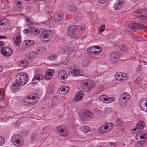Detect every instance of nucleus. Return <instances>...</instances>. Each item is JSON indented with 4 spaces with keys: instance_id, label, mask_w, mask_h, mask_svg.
Instances as JSON below:
<instances>
[{
    "instance_id": "obj_1",
    "label": "nucleus",
    "mask_w": 147,
    "mask_h": 147,
    "mask_svg": "<svg viewBox=\"0 0 147 147\" xmlns=\"http://www.w3.org/2000/svg\"><path fill=\"white\" fill-rule=\"evenodd\" d=\"M29 80L27 74L25 73L18 74L16 76V82H18L22 86L26 84Z\"/></svg>"
},
{
    "instance_id": "obj_2",
    "label": "nucleus",
    "mask_w": 147,
    "mask_h": 147,
    "mask_svg": "<svg viewBox=\"0 0 147 147\" xmlns=\"http://www.w3.org/2000/svg\"><path fill=\"white\" fill-rule=\"evenodd\" d=\"M83 89L86 92H90L94 87V82L90 80H85L83 83Z\"/></svg>"
},
{
    "instance_id": "obj_3",
    "label": "nucleus",
    "mask_w": 147,
    "mask_h": 147,
    "mask_svg": "<svg viewBox=\"0 0 147 147\" xmlns=\"http://www.w3.org/2000/svg\"><path fill=\"white\" fill-rule=\"evenodd\" d=\"M120 56V54L119 52L113 51L110 54L109 59L111 62L115 63L118 61Z\"/></svg>"
},
{
    "instance_id": "obj_4",
    "label": "nucleus",
    "mask_w": 147,
    "mask_h": 147,
    "mask_svg": "<svg viewBox=\"0 0 147 147\" xmlns=\"http://www.w3.org/2000/svg\"><path fill=\"white\" fill-rule=\"evenodd\" d=\"M38 98V95L36 94H30L27 96L25 99L26 100H29L28 103L31 105H33L37 102L36 100Z\"/></svg>"
},
{
    "instance_id": "obj_5",
    "label": "nucleus",
    "mask_w": 147,
    "mask_h": 147,
    "mask_svg": "<svg viewBox=\"0 0 147 147\" xmlns=\"http://www.w3.org/2000/svg\"><path fill=\"white\" fill-rule=\"evenodd\" d=\"M22 138L18 134H15L12 137V142L14 145L18 147H20L22 145V142H21Z\"/></svg>"
},
{
    "instance_id": "obj_6",
    "label": "nucleus",
    "mask_w": 147,
    "mask_h": 147,
    "mask_svg": "<svg viewBox=\"0 0 147 147\" xmlns=\"http://www.w3.org/2000/svg\"><path fill=\"white\" fill-rule=\"evenodd\" d=\"M144 28H147V26H144L142 24H138L136 23H134L132 25H129L128 28L129 29L128 30H129V31H135L136 29H140Z\"/></svg>"
},
{
    "instance_id": "obj_7",
    "label": "nucleus",
    "mask_w": 147,
    "mask_h": 147,
    "mask_svg": "<svg viewBox=\"0 0 147 147\" xmlns=\"http://www.w3.org/2000/svg\"><path fill=\"white\" fill-rule=\"evenodd\" d=\"M115 79L119 81L123 82L127 80L128 78L127 75L122 72H116L115 75Z\"/></svg>"
},
{
    "instance_id": "obj_8",
    "label": "nucleus",
    "mask_w": 147,
    "mask_h": 147,
    "mask_svg": "<svg viewBox=\"0 0 147 147\" xmlns=\"http://www.w3.org/2000/svg\"><path fill=\"white\" fill-rule=\"evenodd\" d=\"M23 33L25 34H31L34 35H38L40 33V31L38 29L33 27H29L28 29H24Z\"/></svg>"
},
{
    "instance_id": "obj_9",
    "label": "nucleus",
    "mask_w": 147,
    "mask_h": 147,
    "mask_svg": "<svg viewBox=\"0 0 147 147\" xmlns=\"http://www.w3.org/2000/svg\"><path fill=\"white\" fill-rule=\"evenodd\" d=\"M2 55L6 57L10 56L12 53L11 49L8 47H2L0 50Z\"/></svg>"
},
{
    "instance_id": "obj_10",
    "label": "nucleus",
    "mask_w": 147,
    "mask_h": 147,
    "mask_svg": "<svg viewBox=\"0 0 147 147\" xmlns=\"http://www.w3.org/2000/svg\"><path fill=\"white\" fill-rule=\"evenodd\" d=\"M52 32L51 30H44L42 32L40 37L41 40L49 38L52 35Z\"/></svg>"
},
{
    "instance_id": "obj_11",
    "label": "nucleus",
    "mask_w": 147,
    "mask_h": 147,
    "mask_svg": "<svg viewBox=\"0 0 147 147\" xmlns=\"http://www.w3.org/2000/svg\"><path fill=\"white\" fill-rule=\"evenodd\" d=\"M57 76L58 78L60 80H63V82H64L65 80L67 77V75L66 72L64 70H60L59 71Z\"/></svg>"
},
{
    "instance_id": "obj_12",
    "label": "nucleus",
    "mask_w": 147,
    "mask_h": 147,
    "mask_svg": "<svg viewBox=\"0 0 147 147\" xmlns=\"http://www.w3.org/2000/svg\"><path fill=\"white\" fill-rule=\"evenodd\" d=\"M76 27L75 25L70 26L68 30V34L69 36L73 38H76V36L75 34V30Z\"/></svg>"
},
{
    "instance_id": "obj_13",
    "label": "nucleus",
    "mask_w": 147,
    "mask_h": 147,
    "mask_svg": "<svg viewBox=\"0 0 147 147\" xmlns=\"http://www.w3.org/2000/svg\"><path fill=\"white\" fill-rule=\"evenodd\" d=\"M63 125H61L57 127V130L59 134L61 136H65L68 135V131L67 130L63 128Z\"/></svg>"
},
{
    "instance_id": "obj_14",
    "label": "nucleus",
    "mask_w": 147,
    "mask_h": 147,
    "mask_svg": "<svg viewBox=\"0 0 147 147\" xmlns=\"http://www.w3.org/2000/svg\"><path fill=\"white\" fill-rule=\"evenodd\" d=\"M140 106L142 109L147 112V102L146 99L142 98L140 101Z\"/></svg>"
},
{
    "instance_id": "obj_15",
    "label": "nucleus",
    "mask_w": 147,
    "mask_h": 147,
    "mask_svg": "<svg viewBox=\"0 0 147 147\" xmlns=\"http://www.w3.org/2000/svg\"><path fill=\"white\" fill-rule=\"evenodd\" d=\"M38 54V52L36 51L30 52L26 55V58L29 60H31L36 57Z\"/></svg>"
},
{
    "instance_id": "obj_16",
    "label": "nucleus",
    "mask_w": 147,
    "mask_h": 147,
    "mask_svg": "<svg viewBox=\"0 0 147 147\" xmlns=\"http://www.w3.org/2000/svg\"><path fill=\"white\" fill-rule=\"evenodd\" d=\"M144 122L143 121H140L137 123L135 128L133 129V131H135L136 130H140L143 129L145 126Z\"/></svg>"
},
{
    "instance_id": "obj_17",
    "label": "nucleus",
    "mask_w": 147,
    "mask_h": 147,
    "mask_svg": "<svg viewBox=\"0 0 147 147\" xmlns=\"http://www.w3.org/2000/svg\"><path fill=\"white\" fill-rule=\"evenodd\" d=\"M82 117L86 120H89L93 117V114L90 111H85L82 115Z\"/></svg>"
},
{
    "instance_id": "obj_18",
    "label": "nucleus",
    "mask_w": 147,
    "mask_h": 147,
    "mask_svg": "<svg viewBox=\"0 0 147 147\" xmlns=\"http://www.w3.org/2000/svg\"><path fill=\"white\" fill-rule=\"evenodd\" d=\"M63 14L62 12H57L55 14L54 19L56 22H59L63 19Z\"/></svg>"
},
{
    "instance_id": "obj_19",
    "label": "nucleus",
    "mask_w": 147,
    "mask_h": 147,
    "mask_svg": "<svg viewBox=\"0 0 147 147\" xmlns=\"http://www.w3.org/2000/svg\"><path fill=\"white\" fill-rule=\"evenodd\" d=\"M14 41L15 44L17 45H19L21 42V38L20 37V34L19 32L17 33L15 35L14 37Z\"/></svg>"
},
{
    "instance_id": "obj_20",
    "label": "nucleus",
    "mask_w": 147,
    "mask_h": 147,
    "mask_svg": "<svg viewBox=\"0 0 147 147\" xmlns=\"http://www.w3.org/2000/svg\"><path fill=\"white\" fill-rule=\"evenodd\" d=\"M69 87L66 86L62 87L59 90V93L62 94H66L69 91Z\"/></svg>"
},
{
    "instance_id": "obj_21",
    "label": "nucleus",
    "mask_w": 147,
    "mask_h": 147,
    "mask_svg": "<svg viewBox=\"0 0 147 147\" xmlns=\"http://www.w3.org/2000/svg\"><path fill=\"white\" fill-rule=\"evenodd\" d=\"M44 78V76L43 75L41 74H37L35 75L33 79L32 80V81L33 82L32 83L35 84L37 82H34L35 80L39 81L43 79Z\"/></svg>"
},
{
    "instance_id": "obj_22",
    "label": "nucleus",
    "mask_w": 147,
    "mask_h": 147,
    "mask_svg": "<svg viewBox=\"0 0 147 147\" xmlns=\"http://www.w3.org/2000/svg\"><path fill=\"white\" fill-rule=\"evenodd\" d=\"M62 50H64V51L62 53H67V54H69L73 52L74 51V49L72 47H65V48H62L61 49L60 51H61Z\"/></svg>"
},
{
    "instance_id": "obj_23",
    "label": "nucleus",
    "mask_w": 147,
    "mask_h": 147,
    "mask_svg": "<svg viewBox=\"0 0 147 147\" xmlns=\"http://www.w3.org/2000/svg\"><path fill=\"white\" fill-rule=\"evenodd\" d=\"M83 95V93L82 92H77L74 98V101L76 102L81 100L82 99Z\"/></svg>"
},
{
    "instance_id": "obj_24",
    "label": "nucleus",
    "mask_w": 147,
    "mask_h": 147,
    "mask_svg": "<svg viewBox=\"0 0 147 147\" xmlns=\"http://www.w3.org/2000/svg\"><path fill=\"white\" fill-rule=\"evenodd\" d=\"M123 0H118L117 2V4L114 7V9L118 10L121 7L123 4Z\"/></svg>"
},
{
    "instance_id": "obj_25",
    "label": "nucleus",
    "mask_w": 147,
    "mask_h": 147,
    "mask_svg": "<svg viewBox=\"0 0 147 147\" xmlns=\"http://www.w3.org/2000/svg\"><path fill=\"white\" fill-rule=\"evenodd\" d=\"M121 97L123 100L126 102L130 99V95L128 93H125L121 95Z\"/></svg>"
},
{
    "instance_id": "obj_26",
    "label": "nucleus",
    "mask_w": 147,
    "mask_h": 147,
    "mask_svg": "<svg viewBox=\"0 0 147 147\" xmlns=\"http://www.w3.org/2000/svg\"><path fill=\"white\" fill-rule=\"evenodd\" d=\"M58 55L56 54H53L50 55L48 57V59L51 61H54L57 59Z\"/></svg>"
},
{
    "instance_id": "obj_27",
    "label": "nucleus",
    "mask_w": 147,
    "mask_h": 147,
    "mask_svg": "<svg viewBox=\"0 0 147 147\" xmlns=\"http://www.w3.org/2000/svg\"><path fill=\"white\" fill-rule=\"evenodd\" d=\"M55 92L54 87L52 85L49 86L47 88V92L49 94H53Z\"/></svg>"
},
{
    "instance_id": "obj_28",
    "label": "nucleus",
    "mask_w": 147,
    "mask_h": 147,
    "mask_svg": "<svg viewBox=\"0 0 147 147\" xmlns=\"http://www.w3.org/2000/svg\"><path fill=\"white\" fill-rule=\"evenodd\" d=\"M28 64V61L26 60L21 61L18 63L19 66L22 67H24L27 66Z\"/></svg>"
},
{
    "instance_id": "obj_29",
    "label": "nucleus",
    "mask_w": 147,
    "mask_h": 147,
    "mask_svg": "<svg viewBox=\"0 0 147 147\" xmlns=\"http://www.w3.org/2000/svg\"><path fill=\"white\" fill-rule=\"evenodd\" d=\"M96 46L90 47L87 49V52L89 53L90 54L93 55L94 54V51L95 49H96Z\"/></svg>"
},
{
    "instance_id": "obj_30",
    "label": "nucleus",
    "mask_w": 147,
    "mask_h": 147,
    "mask_svg": "<svg viewBox=\"0 0 147 147\" xmlns=\"http://www.w3.org/2000/svg\"><path fill=\"white\" fill-rule=\"evenodd\" d=\"M21 85L18 82H16L14 83L11 86V88L12 90L13 91H15L16 90H17L18 89V88Z\"/></svg>"
},
{
    "instance_id": "obj_31",
    "label": "nucleus",
    "mask_w": 147,
    "mask_h": 147,
    "mask_svg": "<svg viewBox=\"0 0 147 147\" xmlns=\"http://www.w3.org/2000/svg\"><path fill=\"white\" fill-rule=\"evenodd\" d=\"M80 129L84 133H87L90 131V128L87 126L82 127L80 128Z\"/></svg>"
},
{
    "instance_id": "obj_32",
    "label": "nucleus",
    "mask_w": 147,
    "mask_h": 147,
    "mask_svg": "<svg viewBox=\"0 0 147 147\" xmlns=\"http://www.w3.org/2000/svg\"><path fill=\"white\" fill-rule=\"evenodd\" d=\"M68 8L69 10L71 11L73 13H74L77 11L76 8L73 6L69 5L68 6Z\"/></svg>"
},
{
    "instance_id": "obj_33",
    "label": "nucleus",
    "mask_w": 147,
    "mask_h": 147,
    "mask_svg": "<svg viewBox=\"0 0 147 147\" xmlns=\"http://www.w3.org/2000/svg\"><path fill=\"white\" fill-rule=\"evenodd\" d=\"M72 73L74 76H78L80 74V72L78 68L76 67L73 70Z\"/></svg>"
},
{
    "instance_id": "obj_34",
    "label": "nucleus",
    "mask_w": 147,
    "mask_h": 147,
    "mask_svg": "<svg viewBox=\"0 0 147 147\" xmlns=\"http://www.w3.org/2000/svg\"><path fill=\"white\" fill-rule=\"evenodd\" d=\"M54 73V71L53 70H48L45 73L47 76H49V78H51Z\"/></svg>"
},
{
    "instance_id": "obj_35",
    "label": "nucleus",
    "mask_w": 147,
    "mask_h": 147,
    "mask_svg": "<svg viewBox=\"0 0 147 147\" xmlns=\"http://www.w3.org/2000/svg\"><path fill=\"white\" fill-rule=\"evenodd\" d=\"M8 21L6 18L2 19L0 21V25L2 26L6 25Z\"/></svg>"
},
{
    "instance_id": "obj_36",
    "label": "nucleus",
    "mask_w": 147,
    "mask_h": 147,
    "mask_svg": "<svg viewBox=\"0 0 147 147\" xmlns=\"http://www.w3.org/2000/svg\"><path fill=\"white\" fill-rule=\"evenodd\" d=\"M107 96L103 95L100 96L99 97V100L100 101L103 102V101H107Z\"/></svg>"
},
{
    "instance_id": "obj_37",
    "label": "nucleus",
    "mask_w": 147,
    "mask_h": 147,
    "mask_svg": "<svg viewBox=\"0 0 147 147\" xmlns=\"http://www.w3.org/2000/svg\"><path fill=\"white\" fill-rule=\"evenodd\" d=\"M76 28L80 30L84 31L86 30V27L82 25H79L76 26Z\"/></svg>"
},
{
    "instance_id": "obj_38",
    "label": "nucleus",
    "mask_w": 147,
    "mask_h": 147,
    "mask_svg": "<svg viewBox=\"0 0 147 147\" xmlns=\"http://www.w3.org/2000/svg\"><path fill=\"white\" fill-rule=\"evenodd\" d=\"M96 49L94 51V54H97L100 53L102 51V48L98 46H96Z\"/></svg>"
},
{
    "instance_id": "obj_39",
    "label": "nucleus",
    "mask_w": 147,
    "mask_h": 147,
    "mask_svg": "<svg viewBox=\"0 0 147 147\" xmlns=\"http://www.w3.org/2000/svg\"><path fill=\"white\" fill-rule=\"evenodd\" d=\"M122 123L123 121L121 120L118 119L116 121V125L117 127L121 126Z\"/></svg>"
},
{
    "instance_id": "obj_40",
    "label": "nucleus",
    "mask_w": 147,
    "mask_h": 147,
    "mask_svg": "<svg viewBox=\"0 0 147 147\" xmlns=\"http://www.w3.org/2000/svg\"><path fill=\"white\" fill-rule=\"evenodd\" d=\"M90 64L88 60H84L82 65V66L86 67L88 66Z\"/></svg>"
},
{
    "instance_id": "obj_41",
    "label": "nucleus",
    "mask_w": 147,
    "mask_h": 147,
    "mask_svg": "<svg viewBox=\"0 0 147 147\" xmlns=\"http://www.w3.org/2000/svg\"><path fill=\"white\" fill-rule=\"evenodd\" d=\"M134 15L137 17L140 18L144 16L142 15L140 12L139 11H136Z\"/></svg>"
},
{
    "instance_id": "obj_42",
    "label": "nucleus",
    "mask_w": 147,
    "mask_h": 147,
    "mask_svg": "<svg viewBox=\"0 0 147 147\" xmlns=\"http://www.w3.org/2000/svg\"><path fill=\"white\" fill-rule=\"evenodd\" d=\"M107 103H110L114 102L115 100V98L114 97H107Z\"/></svg>"
},
{
    "instance_id": "obj_43",
    "label": "nucleus",
    "mask_w": 147,
    "mask_h": 147,
    "mask_svg": "<svg viewBox=\"0 0 147 147\" xmlns=\"http://www.w3.org/2000/svg\"><path fill=\"white\" fill-rule=\"evenodd\" d=\"M112 112V110L110 108H107L105 109L104 113L105 114H108Z\"/></svg>"
},
{
    "instance_id": "obj_44",
    "label": "nucleus",
    "mask_w": 147,
    "mask_h": 147,
    "mask_svg": "<svg viewBox=\"0 0 147 147\" xmlns=\"http://www.w3.org/2000/svg\"><path fill=\"white\" fill-rule=\"evenodd\" d=\"M26 41L27 42H26V44L27 46H30L34 43V41L32 40H27Z\"/></svg>"
},
{
    "instance_id": "obj_45",
    "label": "nucleus",
    "mask_w": 147,
    "mask_h": 147,
    "mask_svg": "<svg viewBox=\"0 0 147 147\" xmlns=\"http://www.w3.org/2000/svg\"><path fill=\"white\" fill-rule=\"evenodd\" d=\"M105 27V26L104 25H103L100 27V28L99 29V30L98 31V33H99V34H102V33L104 31Z\"/></svg>"
},
{
    "instance_id": "obj_46",
    "label": "nucleus",
    "mask_w": 147,
    "mask_h": 147,
    "mask_svg": "<svg viewBox=\"0 0 147 147\" xmlns=\"http://www.w3.org/2000/svg\"><path fill=\"white\" fill-rule=\"evenodd\" d=\"M5 142V139L4 138L0 137V146L3 144Z\"/></svg>"
},
{
    "instance_id": "obj_47",
    "label": "nucleus",
    "mask_w": 147,
    "mask_h": 147,
    "mask_svg": "<svg viewBox=\"0 0 147 147\" xmlns=\"http://www.w3.org/2000/svg\"><path fill=\"white\" fill-rule=\"evenodd\" d=\"M104 129L103 127L102 126L100 127L98 130V132L100 134H102L103 133L105 132L104 130Z\"/></svg>"
},
{
    "instance_id": "obj_48",
    "label": "nucleus",
    "mask_w": 147,
    "mask_h": 147,
    "mask_svg": "<svg viewBox=\"0 0 147 147\" xmlns=\"http://www.w3.org/2000/svg\"><path fill=\"white\" fill-rule=\"evenodd\" d=\"M107 145L108 147H116L115 144L113 142H109L107 144Z\"/></svg>"
},
{
    "instance_id": "obj_49",
    "label": "nucleus",
    "mask_w": 147,
    "mask_h": 147,
    "mask_svg": "<svg viewBox=\"0 0 147 147\" xmlns=\"http://www.w3.org/2000/svg\"><path fill=\"white\" fill-rule=\"evenodd\" d=\"M120 49L123 51H126L127 49V47L125 46L121 45L120 46Z\"/></svg>"
},
{
    "instance_id": "obj_50",
    "label": "nucleus",
    "mask_w": 147,
    "mask_h": 147,
    "mask_svg": "<svg viewBox=\"0 0 147 147\" xmlns=\"http://www.w3.org/2000/svg\"><path fill=\"white\" fill-rule=\"evenodd\" d=\"M39 51H40L42 53H44L46 51V49L43 47H40L39 49Z\"/></svg>"
},
{
    "instance_id": "obj_51",
    "label": "nucleus",
    "mask_w": 147,
    "mask_h": 147,
    "mask_svg": "<svg viewBox=\"0 0 147 147\" xmlns=\"http://www.w3.org/2000/svg\"><path fill=\"white\" fill-rule=\"evenodd\" d=\"M22 1V0H15V3L17 5L20 6L21 4Z\"/></svg>"
},
{
    "instance_id": "obj_52",
    "label": "nucleus",
    "mask_w": 147,
    "mask_h": 147,
    "mask_svg": "<svg viewBox=\"0 0 147 147\" xmlns=\"http://www.w3.org/2000/svg\"><path fill=\"white\" fill-rule=\"evenodd\" d=\"M140 135L146 136V132L145 131H140L138 132Z\"/></svg>"
},
{
    "instance_id": "obj_53",
    "label": "nucleus",
    "mask_w": 147,
    "mask_h": 147,
    "mask_svg": "<svg viewBox=\"0 0 147 147\" xmlns=\"http://www.w3.org/2000/svg\"><path fill=\"white\" fill-rule=\"evenodd\" d=\"M26 20L27 21V24L29 25H32L33 23L31 21L29 18H27Z\"/></svg>"
},
{
    "instance_id": "obj_54",
    "label": "nucleus",
    "mask_w": 147,
    "mask_h": 147,
    "mask_svg": "<svg viewBox=\"0 0 147 147\" xmlns=\"http://www.w3.org/2000/svg\"><path fill=\"white\" fill-rule=\"evenodd\" d=\"M136 147H144V145L141 143H139L136 145Z\"/></svg>"
},
{
    "instance_id": "obj_55",
    "label": "nucleus",
    "mask_w": 147,
    "mask_h": 147,
    "mask_svg": "<svg viewBox=\"0 0 147 147\" xmlns=\"http://www.w3.org/2000/svg\"><path fill=\"white\" fill-rule=\"evenodd\" d=\"M107 125L108 126H109V130L112 129L114 127L113 124L111 123H109Z\"/></svg>"
},
{
    "instance_id": "obj_56",
    "label": "nucleus",
    "mask_w": 147,
    "mask_h": 147,
    "mask_svg": "<svg viewBox=\"0 0 147 147\" xmlns=\"http://www.w3.org/2000/svg\"><path fill=\"white\" fill-rule=\"evenodd\" d=\"M142 79L138 77L137 78L136 82L137 84H139L140 83V81H141Z\"/></svg>"
},
{
    "instance_id": "obj_57",
    "label": "nucleus",
    "mask_w": 147,
    "mask_h": 147,
    "mask_svg": "<svg viewBox=\"0 0 147 147\" xmlns=\"http://www.w3.org/2000/svg\"><path fill=\"white\" fill-rule=\"evenodd\" d=\"M49 107L50 108H53L55 107L54 103L51 102L49 104Z\"/></svg>"
},
{
    "instance_id": "obj_58",
    "label": "nucleus",
    "mask_w": 147,
    "mask_h": 147,
    "mask_svg": "<svg viewBox=\"0 0 147 147\" xmlns=\"http://www.w3.org/2000/svg\"><path fill=\"white\" fill-rule=\"evenodd\" d=\"M44 77L45 78V80H49L51 78H50V77L49 76H47V74H45V76H44Z\"/></svg>"
},
{
    "instance_id": "obj_59",
    "label": "nucleus",
    "mask_w": 147,
    "mask_h": 147,
    "mask_svg": "<svg viewBox=\"0 0 147 147\" xmlns=\"http://www.w3.org/2000/svg\"><path fill=\"white\" fill-rule=\"evenodd\" d=\"M102 126L105 130H107L108 129H109V126H108L107 125L105 126Z\"/></svg>"
},
{
    "instance_id": "obj_60",
    "label": "nucleus",
    "mask_w": 147,
    "mask_h": 147,
    "mask_svg": "<svg viewBox=\"0 0 147 147\" xmlns=\"http://www.w3.org/2000/svg\"><path fill=\"white\" fill-rule=\"evenodd\" d=\"M98 1L100 3H104L105 2L106 0H98Z\"/></svg>"
},
{
    "instance_id": "obj_61",
    "label": "nucleus",
    "mask_w": 147,
    "mask_h": 147,
    "mask_svg": "<svg viewBox=\"0 0 147 147\" xmlns=\"http://www.w3.org/2000/svg\"><path fill=\"white\" fill-rule=\"evenodd\" d=\"M47 130L45 128H43V131L42 132L43 134H45L47 133Z\"/></svg>"
},
{
    "instance_id": "obj_62",
    "label": "nucleus",
    "mask_w": 147,
    "mask_h": 147,
    "mask_svg": "<svg viewBox=\"0 0 147 147\" xmlns=\"http://www.w3.org/2000/svg\"><path fill=\"white\" fill-rule=\"evenodd\" d=\"M146 136L140 135V138L141 139H143L144 138H146Z\"/></svg>"
},
{
    "instance_id": "obj_63",
    "label": "nucleus",
    "mask_w": 147,
    "mask_h": 147,
    "mask_svg": "<svg viewBox=\"0 0 147 147\" xmlns=\"http://www.w3.org/2000/svg\"><path fill=\"white\" fill-rule=\"evenodd\" d=\"M4 45V43L2 41H0V47L3 46Z\"/></svg>"
},
{
    "instance_id": "obj_64",
    "label": "nucleus",
    "mask_w": 147,
    "mask_h": 147,
    "mask_svg": "<svg viewBox=\"0 0 147 147\" xmlns=\"http://www.w3.org/2000/svg\"><path fill=\"white\" fill-rule=\"evenodd\" d=\"M5 38V37L4 36H1L0 35V39H4Z\"/></svg>"
}]
</instances>
